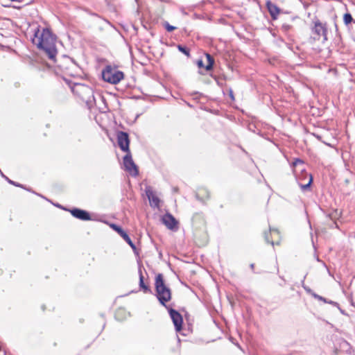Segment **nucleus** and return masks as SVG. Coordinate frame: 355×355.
<instances>
[{
	"label": "nucleus",
	"instance_id": "obj_1",
	"mask_svg": "<svg viewBox=\"0 0 355 355\" xmlns=\"http://www.w3.org/2000/svg\"><path fill=\"white\" fill-rule=\"evenodd\" d=\"M55 42L56 36L49 28H43L41 33L38 30L33 39V42L37 48L43 50L53 62H56L55 56L58 53Z\"/></svg>",
	"mask_w": 355,
	"mask_h": 355
},
{
	"label": "nucleus",
	"instance_id": "obj_2",
	"mask_svg": "<svg viewBox=\"0 0 355 355\" xmlns=\"http://www.w3.org/2000/svg\"><path fill=\"white\" fill-rule=\"evenodd\" d=\"M292 166L295 168L294 173L301 189L302 191L308 189L313 182V177L311 174L305 171L303 161L300 159H295Z\"/></svg>",
	"mask_w": 355,
	"mask_h": 355
},
{
	"label": "nucleus",
	"instance_id": "obj_3",
	"mask_svg": "<svg viewBox=\"0 0 355 355\" xmlns=\"http://www.w3.org/2000/svg\"><path fill=\"white\" fill-rule=\"evenodd\" d=\"M156 296L161 304L166 306V303L171 299L170 288L166 286L162 274H158L155 277Z\"/></svg>",
	"mask_w": 355,
	"mask_h": 355
},
{
	"label": "nucleus",
	"instance_id": "obj_4",
	"mask_svg": "<svg viewBox=\"0 0 355 355\" xmlns=\"http://www.w3.org/2000/svg\"><path fill=\"white\" fill-rule=\"evenodd\" d=\"M311 38L315 41H321L322 43L327 42L328 40L327 24L319 19L314 20L311 28Z\"/></svg>",
	"mask_w": 355,
	"mask_h": 355
},
{
	"label": "nucleus",
	"instance_id": "obj_5",
	"mask_svg": "<svg viewBox=\"0 0 355 355\" xmlns=\"http://www.w3.org/2000/svg\"><path fill=\"white\" fill-rule=\"evenodd\" d=\"M101 76L105 82L116 85L124 78V73L117 70V68H104L101 71Z\"/></svg>",
	"mask_w": 355,
	"mask_h": 355
},
{
	"label": "nucleus",
	"instance_id": "obj_6",
	"mask_svg": "<svg viewBox=\"0 0 355 355\" xmlns=\"http://www.w3.org/2000/svg\"><path fill=\"white\" fill-rule=\"evenodd\" d=\"M73 93L80 98V99L86 103L91 101L93 98V91L91 87L75 83L71 87Z\"/></svg>",
	"mask_w": 355,
	"mask_h": 355
},
{
	"label": "nucleus",
	"instance_id": "obj_7",
	"mask_svg": "<svg viewBox=\"0 0 355 355\" xmlns=\"http://www.w3.org/2000/svg\"><path fill=\"white\" fill-rule=\"evenodd\" d=\"M123 166L126 171L130 173L133 176H137L139 174V171L137 165L135 164L130 152L126 153L123 157Z\"/></svg>",
	"mask_w": 355,
	"mask_h": 355
},
{
	"label": "nucleus",
	"instance_id": "obj_8",
	"mask_svg": "<svg viewBox=\"0 0 355 355\" xmlns=\"http://www.w3.org/2000/svg\"><path fill=\"white\" fill-rule=\"evenodd\" d=\"M214 68H199L198 73L202 76H205L203 81L209 83L210 78L214 79L218 85L222 86L223 83L220 78L214 73Z\"/></svg>",
	"mask_w": 355,
	"mask_h": 355
},
{
	"label": "nucleus",
	"instance_id": "obj_9",
	"mask_svg": "<svg viewBox=\"0 0 355 355\" xmlns=\"http://www.w3.org/2000/svg\"><path fill=\"white\" fill-rule=\"evenodd\" d=\"M117 142L121 150L125 153L130 152L129 148L130 140L128 133L122 131L119 132L117 134Z\"/></svg>",
	"mask_w": 355,
	"mask_h": 355
},
{
	"label": "nucleus",
	"instance_id": "obj_10",
	"mask_svg": "<svg viewBox=\"0 0 355 355\" xmlns=\"http://www.w3.org/2000/svg\"><path fill=\"white\" fill-rule=\"evenodd\" d=\"M171 318L174 324L176 331H181L182 328V317L177 311L170 309L168 310Z\"/></svg>",
	"mask_w": 355,
	"mask_h": 355
},
{
	"label": "nucleus",
	"instance_id": "obj_11",
	"mask_svg": "<svg viewBox=\"0 0 355 355\" xmlns=\"http://www.w3.org/2000/svg\"><path fill=\"white\" fill-rule=\"evenodd\" d=\"M162 223L169 230H174L177 227L178 221L171 214H166L162 216Z\"/></svg>",
	"mask_w": 355,
	"mask_h": 355
},
{
	"label": "nucleus",
	"instance_id": "obj_12",
	"mask_svg": "<svg viewBox=\"0 0 355 355\" xmlns=\"http://www.w3.org/2000/svg\"><path fill=\"white\" fill-rule=\"evenodd\" d=\"M70 212L73 217L78 218L80 220H91L89 214L85 210L78 209V208H74L73 209H71Z\"/></svg>",
	"mask_w": 355,
	"mask_h": 355
},
{
	"label": "nucleus",
	"instance_id": "obj_13",
	"mask_svg": "<svg viewBox=\"0 0 355 355\" xmlns=\"http://www.w3.org/2000/svg\"><path fill=\"white\" fill-rule=\"evenodd\" d=\"M111 227L113 230L119 233V234L130 245V246L135 250L136 248L135 245L133 243L127 233L119 226L112 224Z\"/></svg>",
	"mask_w": 355,
	"mask_h": 355
},
{
	"label": "nucleus",
	"instance_id": "obj_14",
	"mask_svg": "<svg viewBox=\"0 0 355 355\" xmlns=\"http://www.w3.org/2000/svg\"><path fill=\"white\" fill-rule=\"evenodd\" d=\"M266 5L272 19L273 20L277 19L280 13V8L270 0L266 1Z\"/></svg>",
	"mask_w": 355,
	"mask_h": 355
},
{
	"label": "nucleus",
	"instance_id": "obj_15",
	"mask_svg": "<svg viewBox=\"0 0 355 355\" xmlns=\"http://www.w3.org/2000/svg\"><path fill=\"white\" fill-rule=\"evenodd\" d=\"M146 193L149 200L150 206L158 208L159 206V199L155 195L152 189L150 188H147L146 189Z\"/></svg>",
	"mask_w": 355,
	"mask_h": 355
},
{
	"label": "nucleus",
	"instance_id": "obj_16",
	"mask_svg": "<svg viewBox=\"0 0 355 355\" xmlns=\"http://www.w3.org/2000/svg\"><path fill=\"white\" fill-rule=\"evenodd\" d=\"M202 59L205 60V67H214V58L212 55L207 53H203L201 55Z\"/></svg>",
	"mask_w": 355,
	"mask_h": 355
},
{
	"label": "nucleus",
	"instance_id": "obj_17",
	"mask_svg": "<svg viewBox=\"0 0 355 355\" xmlns=\"http://www.w3.org/2000/svg\"><path fill=\"white\" fill-rule=\"evenodd\" d=\"M139 287L143 290V291L145 293H151L152 291H151L150 288H149V286L144 284V276L142 275V272H141V269L139 270Z\"/></svg>",
	"mask_w": 355,
	"mask_h": 355
},
{
	"label": "nucleus",
	"instance_id": "obj_18",
	"mask_svg": "<svg viewBox=\"0 0 355 355\" xmlns=\"http://www.w3.org/2000/svg\"><path fill=\"white\" fill-rule=\"evenodd\" d=\"M312 296L315 298V299H317L318 300H320V301H323L325 303H329V304H334V305H336L337 303L336 302H334L333 301H328L326 298L316 294V293H312Z\"/></svg>",
	"mask_w": 355,
	"mask_h": 355
},
{
	"label": "nucleus",
	"instance_id": "obj_19",
	"mask_svg": "<svg viewBox=\"0 0 355 355\" xmlns=\"http://www.w3.org/2000/svg\"><path fill=\"white\" fill-rule=\"evenodd\" d=\"M292 29L293 26L287 23L282 24L281 27V30L285 33H288Z\"/></svg>",
	"mask_w": 355,
	"mask_h": 355
},
{
	"label": "nucleus",
	"instance_id": "obj_20",
	"mask_svg": "<svg viewBox=\"0 0 355 355\" xmlns=\"http://www.w3.org/2000/svg\"><path fill=\"white\" fill-rule=\"evenodd\" d=\"M344 22L346 25H348L352 21H353V18L351 14L345 13L343 17Z\"/></svg>",
	"mask_w": 355,
	"mask_h": 355
},
{
	"label": "nucleus",
	"instance_id": "obj_21",
	"mask_svg": "<svg viewBox=\"0 0 355 355\" xmlns=\"http://www.w3.org/2000/svg\"><path fill=\"white\" fill-rule=\"evenodd\" d=\"M164 28H166V30L168 31V32H171L174 30L176 29V27L175 26H173L172 25H170L168 22L167 21H164V24H163Z\"/></svg>",
	"mask_w": 355,
	"mask_h": 355
},
{
	"label": "nucleus",
	"instance_id": "obj_22",
	"mask_svg": "<svg viewBox=\"0 0 355 355\" xmlns=\"http://www.w3.org/2000/svg\"><path fill=\"white\" fill-rule=\"evenodd\" d=\"M178 48L180 50V51H181L186 55H187V56L189 55V49L187 47L182 46V45H178Z\"/></svg>",
	"mask_w": 355,
	"mask_h": 355
},
{
	"label": "nucleus",
	"instance_id": "obj_23",
	"mask_svg": "<svg viewBox=\"0 0 355 355\" xmlns=\"http://www.w3.org/2000/svg\"><path fill=\"white\" fill-rule=\"evenodd\" d=\"M196 64L198 67H205V60L202 59L201 56L196 60Z\"/></svg>",
	"mask_w": 355,
	"mask_h": 355
},
{
	"label": "nucleus",
	"instance_id": "obj_24",
	"mask_svg": "<svg viewBox=\"0 0 355 355\" xmlns=\"http://www.w3.org/2000/svg\"><path fill=\"white\" fill-rule=\"evenodd\" d=\"M335 28H336V37L335 38V41L336 42H339L340 40H341V36H340V34L338 32V26H337V24H335Z\"/></svg>",
	"mask_w": 355,
	"mask_h": 355
},
{
	"label": "nucleus",
	"instance_id": "obj_25",
	"mask_svg": "<svg viewBox=\"0 0 355 355\" xmlns=\"http://www.w3.org/2000/svg\"><path fill=\"white\" fill-rule=\"evenodd\" d=\"M1 175H2V176H3V177H4V178L6 179V180H7L10 184H13V185H15V186H16V187H21V185H20L19 184H17V183L15 182L14 181H12V180H11L8 179V178L7 177H6V176H5L2 173H1Z\"/></svg>",
	"mask_w": 355,
	"mask_h": 355
},
{
	"label": "nucleus",
	"instance_id": "obj_26",
	"mask_svg": "<svg viewBox=\"0 0 355 355\" xmlns=\"http://www.w3.org/2000/svg\"><path fill=\"white\" fill-rule=\"evenodd\" d=\"M264 237H265V241L268 243H270L271 245H274V242L273 241H269V238H268V234L267 232H265L264 233Z\"/></svg>",
	"mask_w": 355,
	"mask_h": 355
},
{
	"label": "nucleus",
	"instance_id": "obj_27",
	"mask_svg": "<svg viewBox=\"0 0 355 355\" xmlns=\"http://www.w3.org/2000/svg\"><path fill=\"white\" fill-rule=\"evenodd\" d=\"M328 73H332L334 75H336V73H337L336 69V68H329L328 70Z\"/></svg>",
	"mask_w": 355,
	"mask_h": 355
},
{
	"label": "nucleus",
	"instance_id": "obj_28",
	"mask_svg": "<svg viewBox=\"0 0 355 355\" xmlns=\"http://www.w3.org/2000/svg\"><path fill=\"white\" fill-rule=\"evenodd\" d=\"M229 93H230V96L231 99L234 100V96L233 91L232 90V89H229Z\"/></svg>",
	"mask_w": 355,
	"mask_h": 355
},
{
	"label": "nucleus",
	"instance_id": "obj_29",
	"mask_svg": "<svg viewBox=\"0 0 355 355\" xmlns=\"http://www.w3.org/2000/svg\"><path fill=\"white\" fill-rule=\"evenodd\" d=\"M63 58H66V59H68V60H71L73 63H74V62H73V60L71 58H69L68 56H67V55H63Z\"/></svg>",
	"mask_w": 355,
	"mask_h": 355
},
{
	"label": "nucleus",
	"instance_id": "obj_30",
	"mask_svg": "<svg viewBox=\"0 0 355 355\" xmlns=\"http://www.w3.org/2000/svg\"><path fill=\"white\" fill-rule=\"evenodd\" d=\"M99 64H103V65H104V67H111L110 64H104L103 62H99Z\"/></svg>",
	"mask_w": 355,
	"mask_h": 355
},
{
	"label": "nucleus",
	"instance_id": "obj_31",
	"mask_svg": "<svg viewBox=\"0 0 355 355\" xmlns=\"http://www.w3.org/2000/svg\"><path fill=\"white\" fill-rule=\"evenodd\" d=\"M250 268H251L252 270H254V263H251V264L250 265Z\"/></svg>",
	"mask_w": 355,
	"mask_h": 355
},
{
	"label": "nucleus",
	"instance_id": "obj_32",
	"mask_svg": "<svg viewBox=\"0 0 355 355\" xmlns=\"http://www.w3.org/2000/svg\"><path fill=\"white\" fill-rule=\"evenodd\" d=\"M270 232H277V233H278L277 230H275V229H270Z\"/></svg>",
	"mask_w": 355,
	"mask_h": 355
},
{
	"label": "nucleus",
	"instance_id": "obj_33",
	"mask_svg": "<svg viewBox=\"0 0 355 355\" xmlns=\"http://www.w3.org/2000/svg\"><path fill=\"white\" fill-rule=\"evenodd\" d=\"M308 292H310L311 290L310 289H306Z\"/></svg>",
	"mask_w": 355,
	"mask_h": 355
}]
</instances>
